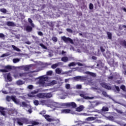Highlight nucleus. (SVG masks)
I'll use <instances>...</instances> for the list:
<instances>
[{
  "label": "nucleus",
  "mask_w": 126,
  "mask_h": 126,
  "mask_svg": "<svg viewBox=\"0 0 126 126\" xmlns=\"http://www.w3.org/2000/svg\"><path fill=\"white\" fill-rule=\"evenodd\" d=\"M16 121H17V124L19 126H23L24 124L25 125H29L32 124V126H38L39 125V122H37L36 121H32V123L28 120V119L26 118H16Z\"/></svg>",
  "instance_id": "nucleus-1"
},
{
  "label": "nucleus",
  "mask_w": 126,
  "mask_h": 126,
  "mask_svg": "<svg viewBox=\"0 0 126 126\" xmlns=\"http://www.w3.org/2000/svg\"><path fill=\"white\" fill-rule=\"evenodd\" d=\"M46 79H48V77H44V76H41L39 77V80L38 81V84L42 87H45L46 86Z\"/></svg>",
  "instance_id": "nucleus-2"
},
{
  "label": "nucleus",
  "mask_w": 126,
  "mask_h": 126,
  "mask_svg": "<svg viewBox=\"0 0 126 126\" xmlns=\"http://www.w3.org/2000/svg\"><path fill=\"white\" fill-rule=\"evenodd\" d=\"M62 40L64 42V43H70V44H74L73 40L70 37H66L65 36L61 37Z\"/></svg>",
  "instance_id": "nucleus-3"
},
{
  "label": "nucleus",
  "mask_w": 126,
  "mask_h": 126,
  "mask_svg": "<svg viewBox=\"0 0 126 126\" xmlns=\"http://www.w3.org/2000/svg\"><path fill=\"white\" fill-rule=\"evenodd\" d=\"M75 80H80L81 81H86L87 80V77L86 76H77L74 78Z\"/></svg>",
  "instance_id": "nucleus-4"
},
{
  "label": "nucleus",
  "mask_w": 126,
  "mask_h": 126,
  "mask_svg": "<svg viewBox=\"0 0 126 126\" xmlns=\"http://www.w3.org/2000/svg\"><path fill=\"white\" fill-rule=\"evenodd\" d=\"M101 86L107 90H112V87L110 86H108L106 83H101L100 84Z\"/></svg>",
  "instance_id": "nucleus-5"
},
{
  "label": "nucleus",
  "mask_w": 126,
  "mask_h": 126,
  "mask_svg": "<svg viewBox=\"0 0 126 126\" xmlns=\"http://www.w3.org/2000/svg\"><path fill=\"white\" fill-rule=\"evenodd\" d=\"M43 117H44V118L45 119H46V121H47V122H55V119H52V118H50L51 116H50V115H43Z\"/></svg>",
  "instance_id": "nucleus-6"
},
{
  "label": "nucleus",
  "mask_w": 126,
  "mask_h": 126,
  "mask_svg": "<svg viewBox=\"0 0 126 126\" xmlns=\"http://www.w3.org/2000/svg\"><path fill=\"white\" fill-rule=\"evenodd\" d=\"M66 106H67V107H72V108H76V107H77L76 103H75V102H74L66 103Z\"/></svg>",
  "instance_id": "nucleus-7"
},
{
  "label": "nucleus",
  "mask_w": 126,
  "mask_h": 126,
  "mask_svg": "<svg viewBox=\"0 0 126 126\" xmlns=\"http://www.w3.org/2000/svg\"><path fill=\"white\" fill-rule=\"evenodd\" d=\"M71 112L70 109H64L61 110V114H69Z\"/></svg>",
  "instance_id": "nucleus-8"
},
{
  "label": "nucleus",
  "mask_w": 126,
  "mask_h": 126,
  "mask_svg": "<svg viewBox=\"0 0 126 126\" xmlns=\"http://www.w3.org/2000/svg\"><path fill=\"white\" fill-rule=\"evenodd\" d=\"M39 92V90H34V91H32V92H31V94H28L29 97H34V94H37V93H38Z\"/></svg>",
  "instance_id": "nucleus-9"
},
{
  "label": "nucleus",
  "mask_w": 126,
  "mask_h": 126,
  "mask_svg": "<svg viewBox=\"0 0 126 126\" xmlns=\"http://www.w3.org/2000/svg\"><path fill=\"white\" fill-rule=\"evenodd\" d=\"M85 74L90 75V76H92V77H96V73L92 72H90V71H86L85 72Z\"/></svg>",
  "instance_id": "nucleus-10"
},
{
  "label": "nucleus",
  "mask_w": 126,
  "mask_h": 126,
  "mask_svg": "<svg viewBox=\"0 0 126 126\" xmlns=\"http://www.w3.org/2000/svg\"><path fill=\"white\" fill-rule=\"evenodd\" d=\"M6 25L7 26H11L12 27H14L16 26V25H15L13 22H10V21L7 22Z\"/></svg>",
  "instance_id": "nucleus-11"
},
{
  "label": "nucleus",
  "mask_w": 126,
  "mask_h": 126,
  "mask_svg": "<svg viewBox=\"0 0 126 126\" xmlns=\"http://www.w3.org/2000/svg\"><path fill=\"white\" fill-rule=\"evenodd\" d=\"M5 108L0 106V113L2 116H5V111H4Z\"/></svg>",
  "instance_id": "nucleus-12"
},
{
  "label": "nucleus",
  "mask_w": 126,
  "mask_h": 126,
  "mask_svg": "<svg viewBox=\"0 0 126 126\" xmlns=\"http://www.w3.org/2000/svg\"><path fill=\"white\" fill-rule=\"evenodd\" d=\"M62 62H63V63H67L68 62V57L66 56H64L61 59Z\"/></svg>",
  "instance_id": "nucleus-13"
},
{
  "label": "nucleus",
  "mask_w": 126,
  "mask_h": 126,
  "mask_svg": "<svg viewBox=\"0 0 126 126\" xmlns=\"http://www.w3.org/2000/svg\"><path fill=\"white\" fill-rule=\"evenodd\" d=\"M37 98H45V93H39L36 94Z\"/></svg>",
  "instance_id": "nucleus-14"
},
{
  "label": "nucleus",
  "mask_w": 126,
  "mask_h": 126,
  "mask_svg": "<svg viewBox=\"0 0 126 126\" xmlns=\"http://www.w3.org/2000/svg\"><path fill=\"white\" fill-rule=\"evenodd\" d=\"M83 109H84V106H83V105H81L77 107L76 110L77 111V112H81L83 111Z\"/></svg>",
  "instance_id": "nucleus-15"
},
{
  "label": "nucleus",
  "mask_w": 126,
  "mask_h": 126,
  "mask_svg": "<svg viewBox=\"0 0 126 126\" xmlns=\"http://www.w3.org/2000/svg\"><path fill=\"white\" fill-rule=\"evenodd\" d=\"M80 97H82V98H83L84 99H85L86 100H88V99H90V97H89L88 96H86V95H85L83 94H80Z\"/></svg>",
  "instance_id": "nucleus-16"
},
{
  "label": "nucleus",
  "mask_w": 126,
  "mask_h": 126,
  "mask_svg": "<svg viewBox=\"0 0 126 126\" xmlns=\"http://www.w3.org/2000/svg\"><path fill=\"white\" fill-rule=\"evenodd\" d=\"M44 96L45 98H51V97L53 96L52 94V93H44Z\"/></svg>",
  "instance_id": "nucleus-17"
},
{
  "label": "nucleus",
  "mask_w": 126,
  "mask_h": 126,
  "mask_svg": "<svg viewBox=\"0 0 126 126\" xmlns=\"http://www.w3.org/2000/svg\"><path fill=\"white\" fill-rule=\"evenodd\" d=\"M30 68H31V65H25L24 70V71H28V70H29Z\"/></svg>",
  "instance_id": "nucleus-18"
},
{
  "label": "nucleus",
  "mask_w": 126,
  "mask_h": 126,
  "mask_svg": "<svg viewBox=\"0 0 126 126\" xmlns=\"http://www.w3.org/2000/svg\"><path fill=\"white\" fill-rule=\"evenodd\" d=\"M26 30L27 31V32H32V27L30 26H27L26 27Z\"/></svg>",
  "instance_id": "nucleus-19"
},
{
  "label": "nucleus",
  "mask_w": 126,
  "mask_h": 126,
  "mask_svg": "<svg viewBox=\"0 0 126 126\" xmlns=\"http://www.w3.org/2000/svg\"><path fill=\"white\" fill-rule=\"evenodd\" d=\"M5 69H6V70L9 71V70H12V66L10 65H7L6 66H4Z\"/></svg>",
  "instance_id": "nucleus-20"
},
{
  "label": "nucleus",
  "mask_w": 126,
  "mask_h": 126,
  "mask_svg": "<svg viewBox=\"0 0 126 126\" xmlns=\"http://www.w3.org/2000/svg\"><path fill=\"white\" fill-rule=\"evenodd\" d=\"M103 55L105 57L106 59H110V57H111V53H110L109 52L107 51L106 52L105 54H103Z\"/></svg>",
  "instance_id": "nucleus-21"
},
{
  "label": "nucleus",
  "mask_w": 126,
  "mask_h": 126,
  "mask_svg": "<svg viewBox=\"0 0 126 126\" xmlns=\"http://www.w3.org/2000/svg\"><path fill=\"white\" fill-rule=\"evenodd\" d=\"M55 84H57V81L53 80L51 82H50L49 83H48V86H53V85H55Z\"/></svg>",
  "instance_id": "nucleus-22"
},
{
  "label": "nucleus",
  "mask_w": 126,
  "mask_h": 126,
  "mask_svg": "<svg viewBox=\"0 0 126 126\" xmlns=\"http://www.w3.org/2000/svg\"><path fill=\"white\" fill-rule=\"evenodd\" d=\"M11 100L16 104H17V100H16V96L15 95H11Z\"/></svg>",
  "instance_id": "nucleus-23"
},
{
  "label": "nucleus",
  "mask_w": 126,
  "mask_h": 126,
  "mask_svg": "<svg viewBox=\"0 0 126 126\" xmlns=\"http://www.w3.org/2000/svg\"><path fill=\"white\" fill-rule=\"evenodd\" d=\"M55 72L57 74H61L62 73V69L60 68H57L55 70Z\"/></svg>",
  "instance_id": "nucleus-24"
},
{
  "label": "nucleus",
  "mask_w": 126,
  "mask_h": 126,
  "mask_svg": "<svg viewBox=\"0 0 126 126\" xmlns=\"http://www.w3.org/2000/svg\"><path fill=\"white\" fill-rule=\"evenodd\" d=\"M11 47L13 49V50H14V51H16L17 52H20V49L15 46V45H12Z\"/></svg>",
  "instance_id": "nucleus-25"
},
{
  "label": "nucleus",
  "mask_w": 126,
  "mask_h": 126,
  "mask_svg": "<svg viewBox=\"0 0 126 126\" xmlns=\"http://www.w3.org/2000/svg\"><path fill=\"white\" fill-rule=\"evenodd\" d=\"M28 22H29V23H30L32 27H35V25L33 24V21H32V19H31V18L28 19Z\"/></svg>",
  "instance_id": "nucleus-26"
},
{
  "label": "nucleus",
  "mask_w": 126,
  "mask_h": 126,
  "mask_svg": "<svg viewBox=\"0 0 126 126\" xmlns=\"http://www.w3.org/2000/svg\"><path fill=\"white\" fill-rule=\"evenodd\" d=\"M19 75L20 77H26L27 76V73H20Z\"/></svg>",
  "instance_id": "nucleus-27"
},
{
  "label": "nucleus",
  "mask_w": 126,
  "mask_h": 126,
  "mask_svg": "<svg viewBox=\"0 0 126 126\" xmlns=\"http://www.w3.org/2000/svg\"><path fill=\"white\" fill-rule=\"evenodd\" d=\"M7 79L9 80V81H11L12 80V78H11V75H10V73H8L7 75Z\"/></svg>",
  "instance_id": "nucleus-28"
},
{
  "label": "nucleus",
  "mask_w": 126,
  "mask_h": 126,
  "mask_svg": "<svg viewBox=\"0 0 126 126\" xmlns=\"http://www.w3.org/2000/svg\"><path fill=\"white\" fill-rule=\"evenodd\" d=\"M107 37H108V39L109 40H112V33H111L109 32H107Z\"/></svg>",
  "instance_id": "nucleus-29"
},
{
  "label": "nucleus",
  "mask_w": 126,
  "mask_h": 126,
  "mask_svg": "<svg viewBox=\"0 0 126 126\" xmlns=\"http://www.w3.org/2000/svg\"><path fill=\"white\" fill-rule=\"evenodd\" d=\"M59 65V63L53 64L52 65H51V68H53V69H55V68H57V67H58Z\"/></svg>",
  "instance_id": "nucleus-30"
},
{
  "label": "nucleus",
  "mask_w": 126,
  "mask_h": 126,
  "mask_svg": "<svg viewBox=\"0 0 126 126\" xmlns=\"http://www.w3.org/2000/svg\"><path fill=\"white\" fill-rule=\"evenodd\" d=\"M102 112H108L109 111V108L107 107H103L101 109Z\"/></svg>",
  "instance_id": "nucleus-31"
},
{
  "label": "nucleus",
  "mask_w": 126,
  "mask_h": 126,
  "mask_svg": "<svg viewBox=\"0 0 126 126\" xmlns=\"http://www.w3.org/2000/svg\"><path fill=\"white\" fill-rule=\"evenodd\" d=\"M124 28H126V26L125 25H120L119 26V30H123V29H124Z\"/></svg>",
  "instance_id": "nucleus-32"
},
{
  "label": "nucleus",
  "mask_w": 126,
  "mask_h": 126,
  "mask_svg": "<svg viewBox=\"0 0 126 126\" xmlns=\"http://www.w3.org/2000/svg\"><path fill=\"white\" fill-rule=\"evenodd\" d=\"M121 45L122 46H124V47H126V40H122L120 42Z\"/></svg>",
  "instance_id": "nucleus-33"
},
{
  "label": "nucleus",
  "mask_w": 126,
  "mask_h": 126,
  "mask_svg": "<svg viewBox=\"0 0 126 126\" xmlns=\"http://www.w3.org/2000/svg\"><path fill=\"white\" fill-rule=\"evenodd\" d=\"M0 12H2V13H4V14L7 12V10H6V9L4 8L0 9Z\"/></svg>",
  "instance_id": "nucleus-34"
},
{
  "label": "nucleus",
  "mask_w": 126,
  "mask_h": 126,
  "mask_svg": "<svg viewBox=\"0 0 126 126\" xmlns=\"http://www.w3.org/2000/svg\"><path fill=\"white\" fill-rule=\"evenodd\" d=\"M20 59H18V58H16V59H14L13 60V62L14 63H18L19 62H20Z\"/></svg>",
  "instance_id": "nucleus-35"
},
{
  "label": "nucleus",
  "mask_w": 126,
  "mask_h": 126,
  "mask_svg": "<svg viewBox=\"0 0 126 126\" xmlns=\"http://www.w3.org/2000/svg\"><path fill=\"white\" fill-rule=\"evenodd\" d=\"M75 65H76V63L74 62H72L68 64V66H69V67L74 66Z\"/></svg>",
  "instance_id": "nucleus-36"
},
{
  "label": "nucleus",
  "mask_w": 126,
  "mask_h": 126,
  "mask_svg": "<svg viewBox=\"0 0 126 126\" xmlns=\"http://www.w3.org/2000/svg\"><path fill=\"white\" fill-rule=\"evenodd\" d=\"M16 83L18 85H22V84H23V82L21 80H18L16 82Z\"/></svg>",
  "instance_id": "nucleus-37"
},
{
  "label": "nucleus",
  "mask_w": 126,
  "mask_h": 126,
  "mask_svg": "<svg viewBox=\"0 0 126 126\" xmlns=\"http://www.w3.org/2000/svg\"><path fill=\"white\" fill-rule=\"evenodd\" d=\"M6 99L8 102H10L11 101V96L7 95L6 97Z\"/></svg>",
  "instance_id": "nucleus-38"
},
{
  "label": "nucleus",
  "mask_w": 126,
  "mask_h": 126,
  "mask_svg": "<svg viewBox=\"0 0 126 126\" xmlns=\"http://www.w3.org/2000/svg\"><path fill=\"white\" fill-rule=\"evenodd\" d=\"M39 46H40V47H41V48H43V49H44L45 50H47V49L46 46H45L44 45H43V43H40Z\"/></svg>",
  "instance_id": "nucleus-39"
},
{
  "label": "nucleus",
  "mask_w": 126,
  "mask_h": 126,
  "mask_svg": "<svg viewBox=\"0 0 126 126\" xmlns=\"http://www.w3.org/2000/svg\"><path fill=\"white\" fill-rule=\"evenodd\" d=\"M52 40L53 41V42H58V38H57L56 36L52 37Z\"/></svg>",
  "instance_id": "nucleus-40"
},
{
  "label": "nucleus",
  "mask_w": 126,
  "mask_h": 126,
  "mask_svg": "<svg viewBox=\"0 0 126 126\" xmlns=\"http://www.w3.org/2000/svg\"><path fill=\"white\" fill-rule=\"evenodd\" d=\"M120 88L123 90V91H126V86L124 85H122L121 86Z\"/></svg>",
  "instance_id": "nucleus-41"
},
{
  "label": "nucleus",
  "mask_w": 126,
  "mask_h": 126,
  "mask_svg": "<svg viewBox=\"0 0 126 126\" xmlns=\"http://www.w3.org/2000/svg\"><path fill=\"white\" fill-rule=\"evenodd\" d=\"M33 103L35 106H38V105H39V101L35 100L33 101Z\"/></svg>",
  "instance_id": "nucleus-42"
},
{
  "label": "nucleus",
  "mask_w": 126,
  "mask_h": 126,
  "mask_svg": "<svg viewBox=\"0 0 126 126\" xmlns=\"http://www.w3.org/2000/svg\"><path fill=\"white\" fill-rule=\"evenodd\" d=\"M93 8H94V5H93V4H92L91 3H90L89 9L91 10H92V9H93Z\"/></svg>",
  "instance_id": "nucleus-43"
},
{
  "label": "nucleus",
  "mask_w": 126,
  "mask_h": 126,
  "mask_svg": "<svg viewBox=\"0 0 126 126\" xmlns=\"http://www.w3.org/2000/svg\"><path fill=\"white\" fill-rule=\"evenodd\" d=\"M0 72H8V70L5 69V68L1 69H0Z\"/></svg>",
  "instance_id": "nucleus-44"
},
{
  "label": "nucleus",
  "mask_w": 126,
  "mask_h": 126,
  "mask_svg": "<svg viewBox=\"0 0 126 126\" xmlns=\"http://www.w3.org/2000/svg\"><path fill=\"white\" fill-rule=\"evenodd\" d=\"M53 74V71L52 70H49L47 72V75H52Z\"/></svg>",
  "instance_id": "nucleus-45"
},
{
  "label": "nucleus",
  "mask_w": 126,
  "mask_h": 126,
  "mask_svg": "<svg viewBox=\"0 0 126 126\" xmlns=\"http://www.w3.org/2000/svg\"><path fill=\"white\" fill-rule=\"evenodd\" d=\"M66 31L67 32H68V33H73V31H72V30L70 29H66Z\"/></svg>",
  "instance_id": "nucleus-46"
},
{
  "label": "nucleus",
  "mask_w": 126,
  "mask_h": 126,
  "mask_svg": "<svg viewBox=\"0 0 126 126\" xmlns=\"http://www.w3.org/2000/svg\"><path fill=\"white\" fill-rule=\"evenodd\" d=\"M102 95L104 96V97H108V94H107V92L105 91H102Z\"/></svg>",
  "instance_id": "nucleus-47"
},
{
  "label": "nucleus",
  "mask_w": 126,
  "mask_h": 126,
  "mask_svg": "<svg viewBox=\"0 0 126 126\" xmlns=\"http://www.w3.org/2000/svg\"><path fill=\"white\" fill-rule=\"evenodd\" d=\"M23 107H27V106H28V105L27 104V103H26V102L23 101L22 102Z\"/></svg>",
  "instance_id": "nucleus-48"
},
{
  "label": "nucleus",
  "mask_w": 126,
  "mask_h": 126,
  "mask_svg": "<svg viewBox=\"0 0 126 126\" xmlns=\"http://www.w3.org/2000/svg\"><path fill=\"white\" fill-rule=\"evenodd\" d=\"M45 114H46V111L44 110L39 112V115H42V116H45Z\"/></svg>",
  "instance_id": "nucleus-49"
},
{
  "label": "nucleus",
  "mask_w": 126,
  "mask_h": 126,
  "mask_svg": "<svg viewBox=\"0 0 126 126\" xmlns=\"http://www.w3.org/2000/svg\"><path fill=\"white\" fill-rule=\"evenodd\" d=\"M94 108H95L94 105H93V104H91L89 106V109H94Z\"/></svg>",
  "instance_id": "nucleus-50"
},
{
  "label": "nucleus",
  "mask_w": 126,
  "mask_h": 126,
  "mask_svg": "<svg viewBox=\"0 0 126 126\" xmlns=\"http://www.w3.org/2000/svg\"><path fill=\"white\" fill-rule=\"evenodd\" d=\"M65 88L66 89H69L70 88V85L69 84H67L65 85Z\"/></svg>",
  "instance_id": "nucleus-51"
},
{
  "label": "nucleus",
  "mask_w": 126,
  "mask_h": 126,
  "mask_svg": "<svg viewBox=\"0 0 126 126\" xmlns=\"http://www.w3.org/2000/svg\"><path fill=\"white\" fill-rule=\"evenodd\" d=\"M115 88L116 89V90L118 91V92H120V88L119 87V86H117L116 85L114 86Z\"/></svg>",
  "instance_id": "nucleus-52"
},
{
  "label": "nucleus",
  "mask_w": 126,
  "mask_h": 126,
  "mask_svg": "<svg viewBox=\"0 0 126 126\" xmlns=\"http://www.w3.org/2000/svg\"><path fill=\"white\" fill-rule=\"evenodd\" d=\"M28 88L29 89H30V90L33 89V85H29V86H28Z\"/></svg>",
  "instance_id": "nucleus-53"
},
{
  "label": "nucleus",
  "mask_w": 126,
  "mask_h": 126,
  "mask_svg": "<svg viewBox=\"0 0 126 126\" xmlns=\"http://www.w3.org/2000/svg\"><path fill=\"white\" fill-rule=\"evenodd\" d=\"M76 87L77 89H81V88H82V86H81V85H77L76 86Z\"/></svg>",
  "instance_id": "nucleus-54"
},
{
  "label": "nucleus",
  "mask_w": 126,
  "mask_h": 126,
  "mask_svg": "<svg viewBox=\"0 0 126 126\" xmlns=\"http://www.w3.org/2000/svg\"><path fill=\"white\" fill-rule=\"evenodd\" d=\"M38 35H39V36H43L44 34H43V32H38Z\"/></svg>",
  "instance_id": "nucleus-55"
},
{
  "label": "nucleus",
  "mask_w": 126,
  "mask_h": 126,
  "mask_svg": "<svg viewBox=\"0 0 126 126\" xmlns=\"http://www.w3.org/2000/svg\"><path fill=\"white\" fill-rule=\"evenodd\" d=\"M40 102L41 104H42V105H44V104L46 103V100H40Z\"/></svg>",
  "instance_id": "nucleus-56"
},
{
  "label": "nucleus",
  "mask_w": 126,
  "mask_h": 126,
  "mask_svg": "<svg viewBox=\"0 0 126 126\" xmlns=\"http://www.w3.org/2000/svg\"><path fill=\"white\" fill-rule=\"evenodd\" d=\"M77 64L79 66H83V64L78 62L77 63Z\"/></svg>",
  "instance_id": "nucleus-57"
},
{
  "label": "nucleus",
  "mask_w": 126,
  "mask_h": 126,
  "mask_svg": "<svg viewBox=\"0 0 126 126\" xmlns=\"http://www.w3.org/2000/svg\"><path fill=\"white\" fill-rule=\"evenodd\" d=\"M100 51L101 52H102V53L105 52V49H104V48H103V47H100Z\"/></svg>",
  "instance_id": "nucleus-58"
},
{
  "label": "nucleus",
  "mask_w": 126,
  "mask_h": 126,
  "mask_svg": "<svg viewBox=\"0 0 126 126\" xmlns=\"http://www.w3.org/2000/svg\"><path fill=\"white\" fill-rule=\"evenodd\" d=\"M25 65H22L20 66V69H22V70H24V67Z\"/></svg>",
  "instance_id": "nucleus-59"
},
{
  "label": "nucleus",
  "mask_w": 126,
  "mask_h": 126,
  "mask_svg": "<svg viewBox=\"0 0 126 126\" xmlns=\"http://www.w3.org/2000/svg\"><path fill=\"white\" fill-rule=\"evenodd\" d=\"M100 104H101V103H100V102H96L95 104L94 105V107H97V106H99V105H100Z\"/></svg>",
  "instance_id": "nucleus-60"
},
{
  "label": "nucleus",
  "mask_w": 126,
  "mask_h": 126,
  "mask_svg": "<svg viewBox=\"0 0 126 126\" xmlns=\"http://www.w3.org/2000/svg\"><path fill=\"white\" fill-rule=\"evenodd\" d=\"M0 38H4V34L3 33H0Z\"/></svg>",
  "instance_id": "nucleus-61"
},
{
  "label": "nucleus",
  "mask_w": 126,
  "mask_h": 126,
  "mask_svg": "<svg viewBox=\"0 0 126 126\" xmlns=\"http://www.w3.org/2000/svg\"><path fill=\"white\" fill-rule=\"evenodd\" d=\"M116 82H117V84H121V83H122V81H121V80H117Z\"/></svg>",
  "instance_id": "nucleus-62"
},
{
  "label": "nucleus",
  "mask_w": 126,
  "mask_h": 126,
  "mask_svg": "<svg viewBox=\"0 0 126 126\" xmlns=\"http://www.w3.org/2000/svg\"><path fill=\"white\" fill-rule=\"evenodd\" d=\"M108 79L112 80V79H113V78H114V76H110L108 77Z\"/></svg>",
  "instance_id": "nucleus-63"
},
{
  "label": "nucleus",
  "mask_w": 126,
  "mask_h": 126,
  "mask_svg": "<svg viewBox=\"0 0 126 126\" xmlns=\"http://www.w3.org/2000/svg\"><path fill=\"white\" fill-rule=\"evenodd\" d=\"M92 59L96 60H97V57H96L95 56H93L92 57Z\"/></svg>",
  "instance_id": "nucleus-64"
}]
</instances>
